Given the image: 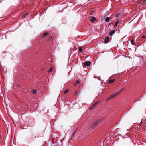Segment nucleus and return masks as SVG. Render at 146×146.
<instances>
[{"label": "nucleus", "mask_w": 146, "mask_h": 146, "mask_svg": "<svg viewBox=\"0 0 146 146\" xmlns=\"http://www.w3.org/2000/svg\"><path fill=\"white\" fill-rule=\"evenodd\" d=\"M123 89L121 90L119 92L116 93H115L114 94H113L111 95L110 97H109L108 98L106 99V101H108L110 100V99H112V98H113L114 97H115V96L118 95V94H120L121 92L123 90Z\"/></svg>", "instance_id": "f257e3e1"}, {"label": "nucleus", "mask_w": 146, "mask_h": 146, "mask_svg": "<svg viewBox=\"0 0 146 146\" xmlns=\"http://www.w3.org/2000/svg\"><path fill=\"white\" fill-rule=\"evenodd\" d=\"M90 64L91 63L90 61H87L83 63V67H84L90 66Z\"/></svg>", "instance_id": "f03ea898"}, {"label": "nucleus", "mask_w": 146, "mask_h": 146, "mask_svg": "<svg viewBox=\"0 0 146 146\" xmlns=\"http://www.w3.org/2000/svg\"><path fill=\"white\" fill-rule=\"evenodd\" d=\"M117 31V30H111L109 32V35L110 36H112L113 35L115 34V32Z\"/></svg>", "instance_id": "7ed1b4c3"}, {"label": "nucleus", "mask_w": 146, "mask_h": 146, "mask_svg": "<svg viewBox=\"0 0 146 146\" xmlns=\"http://www.w3.org/2000/svg\"><path fill=\"white\" fill-rule=\"evenodd\" d=\"M110 41V37L109 36H107L105 38L104 41V43L105 44H107Z\"/></svg>", "instance_id": "20e7f679"}, {"label": "nucleus", "mask_w": 146, "mask_h": 146, "mask_svg": "<svg viewBox=\"0 0 146 146\" xmlns=\"http://www.w3.org/2000/svg\"><path fill=\"white\" fill-rule=\"evenodd\" d=\"M99 123V121H96L94 122L90 128H92V129L94 127H95Z\"/></svg>", "instance_id": "39448f33"}, {"label": "nucleus", "mask_w": 146, "mask_h": 146, "mask_svg": "<svg viewBox=\"0 0 146 146\" xmlns=\"http://www.w3.org/2000/svg\"><path fill=\"white\" fill-rule=\"evenodd\" d=\"M98 103H99V102H95V103H94L92 106H91L92 108H92H94L95 107V106H96V105H97Z\"/></svg>", "instance_id": "423d86ee"}, {"label": "nucleus", "mask_w": 146, "mask_h": 146, "mask_svg": "<svg viewBox=\"0 0 146 146\" xmlns=\"http://www.w3.org/2000/svg\"><path fill=\"white\" fill-rule=\"evenodd\" d=\"M95 20H96V19H95V17H91V18L90 19V21L92 22L93 23H94Z\"/></svg>", "instance_id": "0eeeda50"}, {"label": "nucleus", "mask_w": 146, "mask_h": 146, "mask_svg": "<svg viewBox=\"0 0 146 146\" xmlns=\"http://www.w3.org/2000/svg\"><path fill=\"white\" fill-rule=\"evenodd\" d=\"M115 79L113 78L112 79H111L109 80V83L111 84L113 83L115 81Z\"/></svg>", "instance_id": "6e6552de"}, {"label": "nucleus", "mask_w": 146, "mask_h": 146, "mask_svg": "<svg viewBox=\"0 0 146 146\" xmlns=\"http://www.w3.org/2000/svg\"><path fill=\"white\" fill-rule=\"evenodd\" d=\"M32 92L34 94H36L37 93L36 90L35 89H33L31 90Z\"/></svg>", "instance_id": "1a4fd4ad"}, {"label": "nucleus", "mask_w": 146, "mask_h": 146, "mask_svg": "<svg viewBox=\"0 0 146 146\" xmlns=\"http://www.w3.org/2000/svg\"><path fill=\"white\" fill-rule=\"evenodd\" d=\"M79 83H80V82L79 81L76 80V82L74 83V86H76Z\"/></svg>", "instance_id": "9d476101"}, {"label": "nucleus", "mask_w": 146, "mask_h": 146, "mask_svg": "<svg viewBox=\"0 0 146 146\" xmlns=\"http://www.w3.org/2000/svg\"><path fill=\"white\" fill-rule=\"evenodd\" d=\"M53 68L52 67H50L49 69L48 70V72H50L52 71H53Z\"/></svg>", "instance_id": "9b49d317"}, {"label": "nucleus", "mask_w": 146, "mask_h": 146, "mask_svg": "<svg viewBox=\"0 0 146 146\" xmlns=\"http://www.w3.org/2000/svg\"><path fill=\"white\" fill-rule=\"evenodd\" d=\"M110 19V17H106L105 19V21L106 22L109 21Z\"/></svg>", "instance_id": "f8f14e48"}, {"label": "nucleus", "mask_w": 146, "mask_h": 146, "mask_svg": "<svg viewBox=\"0 0 146 146\" xmlns=\"http://www.w3.org/2000/svg\"><path fill=\"white\" fill-rule=\"evenodd\" d=\"M119 22V21H117L116 22V23H115V26H114V28H115L117 26V24H118Z\"/></svg>", "instance_id": "ddd939ff"}, {"label": "nucleus", "mask_w": 146, "mask_h": 146, "mask_svg": "<svg viewBox=\"0 0 146 146\" xmlns=\"http://www.w3.org/2000/svg\"><path fill=\"white\" fill-rule=\"evenodd\" d=\"M78 48L79 51L80 52H81L83 51V50L81 47H79Z\"/></svg>", "instance_id": "4468645a"}, {"label": "nucleus", "mask_w": 146, "mask_h": 146, "mask_svg": "<svg viewBox=\"0 0 146 146\" xmlns=\"http://www.w3.org/2000/svg\"><path fill=\"white\" fill-rule=\"evenodd\" d=\"M48 34V33H44L43 35H42V37H43L44 36H46Z\"/></svg>", "instance_id": "2eb2a0df"}, {"label": "nucleus", "mask_w": 146, "mask_h": 146, "mask_svg": "<svg viewBox=\"0 0 146 146\" xmlns=\"http://www.w3.org/2000/svg\"><path fill=\"white\" fill-rule=\"evenodd\" d=\"M119 15H120L119 13H117V14H116V15H115V17L117 18V17H118L119 16Z\"/></svg>", "instance_id": "dca6fc26"}, {"label": "nucleus", "mask_w": 146, "mask_h": 146, "mask_svg": "<svg viewBox=\"0 0 146 146\" xmlns=\"http://www.w3.org/2000/svg\"><path fill=\"white\" fill-rule=\"evenodd\" d=\"M68 90L66 89L65 90L64 92V94H66L68 92Z\"/></svg>", "instance_id": "f3484780"}, {"label": "nucleus", "mask_w": 146, "mask_h": 146, "mask_svg": "<svg viewBox=\"0 0 146 146\" xmlns=\"http://www.w3.org/2000/svg\"><path fill=\"white\" fill-rule=\"evenodd\" d=\"M131 43L132 45H134V41L133 39L131 41Z\"/></svg>", "instance_id": "a211bd4d"}, {"label": "nucleus", "mask_w": 146, "mask_h": 146, "mask_svg": "<svg viewBox=\"0 0 146 146\" xmlns=\"http://www.w3.org/2000/svg\"><path fill=\"white\" fill-rule=\"evenodd\" d=\"M142 38H146V36H142Z\"/></svg>", "instance_id": "6ab92c4d"}, {"label": "nucleus", "mask_w": 146, "mask_h": 146, "mask_svg": "<svg viewBox=\"0 0 146 146\" xmlns=\"http://www.w3.org/2000/svg\"><path fill=\"white\" fill-rule=\"evenodd\" d=\"M143 2L146 4V0H143Z\"/></svg>", "instance_id": "aec40b11"}, {"label": "nucleus", "mask_w": 146, "mask_h": 146, "mask_svg": "<svg viewBox=\"0 0 146 146\" xmlns=\"http://www.w3.org/2000/svg\"><path fill=\"white\" fill-rule=\"evenodd\" d=\"M25 15H23V17H25Z\"/></svg>", "instance_id": "412c9836"}, {"label": "nucleus", "mask_w": 146, "mask_h": 146, "mask_svg": "<svg viewBox=\"0 0 146 146\" xmlns=\"http://www.w3.org/2000/svg\"><path fill=\"white\" fill-rule=\"evenodd\" d=\"M98 80H99L100 81L101 80V79H99V78H98Z\"/></svg>", "instance_id": "4be33fe9"}, {"label": "nucleus", "mask_w": 146, "mask_h": 146, "mask_svg": "<svg viewBox=\"0 0 146 146\" xmlns=\"http://www.w3.org/2000/svg\"><path fill=\"white\" fill-rule=\"evenodd\" d=\"M28 14V13H26V14H25V15H27Z\"/></svg>", "instance_id": "5701e85b"}]
</instances>
